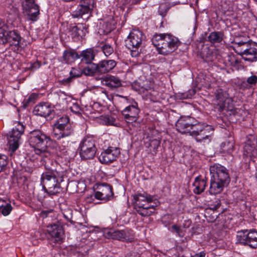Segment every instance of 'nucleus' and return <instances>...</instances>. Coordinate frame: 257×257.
I'll return each instance as SVG.
<instances>
[{
	"instance_id": "obj_18",
	"label": "nucleus",
	"mask_w": 257,
	"mask_h": 257,
	"mask_svg": "<svg viewBox=\"0 0 257 257\" xmlns=\"http://www.w3.org/2000/svg\"><path fill=\"white\" fill-rule=\"evenodd\" d=\"M243 155L246 157H257V139L255 136L249 135L244 147Z\"/></svg>"
},
{
	"instance_id": "obj_49",
	"label": "nucleus",
	"mask_w": 257,
	"mask_h": 257,
	"mask_svg": "<svg viewBox=\"0 0 257 257\" xmlns=\"http://www.w3.org/2000/svg\"><path fill=\"white\" fill-rule=\"evenodd\" d=\"M53 210H44L41 212V216L43 218H45L48 216V214L52 213Z\"/></svg>"
},
{
	"instance_id": "obj_1",
	"label": "nucleus",
	"mask_w": 257,
	"mask_h": 257,
	"mask_svg": "<svg viewBox=\"0 0 257 257\" xmlns=\"http://www.w3.org/2000/svg\"><path fill=\"white\" fill-rule=\"evenodd\" d=\"M211 175L209 192L216 195L220 193L230 182L227 169L223 166L216 164L210 167Z\"/></svg>"
},
{
	"instance_id": "obj_7",
	"label": "nucleus",
	"mask_w": 257,
	"mask_h": 257,
	"mask_svg": "<svg viewBox=\"0 0 257 257\" xmlns=\"http://www.w3.org/2000/svg\"><path fill=\"white\" fill-rule=\"evenodd\" d=\"M116 62L113 60H102L98 64L92 63L83 69L86 75L93 76L107 73L116 66Z\"/></svg>"
},
{
	"instance_id": "obj_33",
	"label": "nucleus",
	"mask_w": 257,
	"mask_h": 257,
	"mask_svg": "<svg viewBox=\"0 0 257 257\" xmlns=\"http://www.w3.org/2000/svg\"><path fill=\"white\" fill-rule=\"evenodd\" d=\"M234 143L233 141H226L221 145V149L223 153L230 154L233 150Z\"/></svg>"
},
{
	"instance_id": "obj_45",
	"label": "nucleus",
	"mask_w": 257,
	"mask_h": 257,
	"mask_svg": "<svg viewBox=\"0 0 257 257\" xmlns=\"http://www.w3.org/2000/svg\"><path fill=\"white\" fill-rule=\"evenodd\" d=\"M0 30H2V33L4 34L6 33L8 30V26L1 19H0ZM1 32H2L1 31H0Z\"/></svg>"
},
{
	"instance_id": "obj_19",
	"label": "nucleus",
	"mask_w": 257,
	"mask_h": 257,
	"mask_svg": "<svg viewBox=\"0 0 257 257\" xmlns=\"http://www.w3.org/2000/svg\"><path fill=\"white\" fill-rule=\"evenodd\" d=\"M47 230L52 241L59 244L62 242L64 231L61 225L57 224L49 225L47 226Z\"/></svg>"
},
{
	"instance_id": "obj_29",
	"label": "nucleus",
	"mask_w": 257,
	"mask_h": 257,
	"mask_svg": "<svg viewBox=\"0 0 257 257\" xmlns=\"http://www.w3.org/2000/svg\"><path fill=\"white\" fill-rule=\"evenodd\" d=\"M206 181L204 179H202L200 176L195 178L193 184L194 187L193 192L197 194H199L203 192L206 186Z\"/></svg>"
},
{
	"instance_id": "obj_52",
	"label": "nucleus",
	"mask_w": 257,
	"mask_h": 257,
	"mask_svg": "<svg viewBox=\"0 0 257 257\" xmlns=\"http://www.w3.org/2000/svg\"><path fill=\"white\" fill-rule=\"evenodd\" d=\"M205 253L204 252H201L199 253H197L195 254L194 256L192 257H205Z\"/></svg>"
},
{
	"instance_id": "obj_21",
	"label": "nucleus",
	"mask_w": 257,
	"mask_h": 257,
	"mask_svg": "<svg viewBox=\"0 0 257 257\" xmlns=\"http://www.w3.org/2000/svg\"><path fill=\"white\" fill-rule=\"evenodd\" d=\"M113 193L112 187L107 184H101L98 187V191L94 193L96 199L107 201L112 198Z\"/></svg>"
},
{
	"instance_id": "obj_31",
	"label": "nucleus",
	"mask_w": 257,
	"mask_h": 257,
	"mask_svg": "<svg viewBox=\"0 0 257 257\" xmlns=\"http://www.w3.org/2000/svg\"><path fill=\"white\" fill-rule=\"evenodd\" d=\"M81 58V61L86 64L91 63L92 61L94 58V54L92 49H87L81 52L79 58Z\"/></svg>"
},
{
	"instance_id": "obj_39",
	"label": "nucleus",
	"mask_w": 257,
	"mask_h": 257,
	"mask_svg": "<svg viewBox=\"0 0 257 257\" xmlns=\"http://www.w3.org/2000/svg\"><path fill=\"white\" fill-rule=\"evenodd\" d=\"M1 208H2V214L5 216L9 215L12 210L11 204L7 202L5 200L4 206H2Z\"/></svg>"
},
{
	"instance_id": "obj_25",
	"label": "nucleus",
	"mask_w": 257,
	"mask_h": 257,
	"mask_svg": "<svg viewBox=\"0 0 257 257\" xmlns=\"http://www.w3.org/2000/svg\"><path fill=\"white\" fill-rule=\"evenodd\" d=\"M52 106L47 103H40L37 105L34 109V113L37 115L43 117L49 116L52 111Z\"/></svg>"
},
{
	"instance_id": "obj_36",
	"label": "nucleus",
	"mask_w": 257,
	"mask_h": 257,
	"mask_svg": "<svg viewBox=\"0 0 257 257\" xmlns=\"http://www.w3.org/2000/svg\"><path fill=\"white\" fill-rule=\"evenodd\" d=\"M72 133V131L69 127L59 131L58 133H55L54 136L57 139L60 140L61 138L69 136L71 135Z\"/></svg>"
},
{
	"instance_id": "obj_11",
	"label": "nucleus",
	"mask_w": 257,
	"mask_h": 257,
	"mask_svg": "<svg viewBox=\"0 0 257 257\" xmlns=\"http://www.w3.org/2000/svg\"><path fill=\"white\" fill-rule=\"evenodd\" d=\"M237 242L247 245L251 248L257 247V231L253 230H241L237 232Z\"/></svg>"
},
{
	"instance_id": "obj_14",
	"label": "nucleus",
	"mask_w": 257,
	"mask_h": 257,
	"mask_svg": "<svg viewBox=\"0 0 257 257\" xmlns=\"http://www.w3.org/2000/svg\"><path fill=\"white\" fill-rule=\"evenodd\" d=\"M217 104L220 110H226L233 112V108L230 104L231 100L228 97V94L222 89H218L215 92Z\"/></svg>"
},
{
	"instance_id": "obj_15",
	"label": "nucleus",
	"mask_w": 257,
	"mask_h": 257,
	"mask_svg": "<svg viewBox=\"0 0 257 257\" xmlns=\"http://www.w3.org/2000/svg\"><path fill=\"white\" fill-rule=\"evenodd\" d=\"M119 154V148L109 147L101 152L99 157V160L102 164H110L116 160Z\"/></svg>"
},
{
	"instance_id": "obj_3",
	"label": "nucleus",
	"mask_w": 257,
	"mask_h": 257,
	"mask_svg": "<svg viewBox=\"0 0 257 257\" xmlns=\"http://www.w3.org/2000/svg\"><path fill=\"white\" fill-rule=\"evenodd\" d=\"M63 176L62 172L42 174L41 184L49 195H55L61 191L60 182L63 181Z\"/></svg>"
},
{
	"instance_id": "obj_35",
	"label": "nucleus",
	"mask_w": 257,
	"mask_h": 257,
	"mask_svg": "<svg viewBox=\"0 0 257 257\" xmlns=\"http://www.w3.org/2000/svg\"><path fill=\"white\" fill-rule=\"evenodd\" d=\"M249 46V43L244 42H238L237 44V46L235 47L234 50L236 53H238L240 55L242 56V58L244 56L245 52H241L243 51L245 48H247Z\"/></svg>"
},
{
	"instance_id": "obj_50",
	"label": "nucleus",
	"mask_w": 257,
	"mask_h": 257,
	"mask_svg": "<svg viewBox=\"0 0 257 257\" xmlns=\"http://www.w3.org/2000/svg\"><path fill=\"white\" fill-rule=\"evenodd\" d=\"M171 230L172 231H174V232H176L179 233L180 228L177 225H173L172 226Z\"/></svg>"
},
{
	"instance_id": "obj_9",
	"label": "nucleus",
	"mask_w": 257,
	"mask_h": 257,
	"mask_svg": "<svg viewBox=\"0 0 257 257\" xmlns=\"http://www.w3.org/2000/svg\"><path fill=\"white\" fill-rule=\"evenodd\" d=\"M145 39L143 32L139 30L132 31L125 41L126 47L131 50V55L137 57L139 55V48Z\"/></svg>"
},
{
	"instance_id": "obj_23",
	"label": "nucleus",
	"mask_w": 257,
	"mask_h": 257,
	"mask_svg": "<svg viewBox=\"0 0 257 257\" xmlns=\"http://www.w3.org/2000/svg\"><path fill=\"white\" fill-rule=\"evenodd\" d=\"M139 111V109L137 105H132L126 107L121 113L125 121L127 123H131L137 120Z\"/></svg>"
},
{
	"instance_id": "obj_17",
	"label": "nucleus",
	"mask_w": 257,
	"mask_h": 257,
	"mask_svg": "<svg viewBox=\"0 0 257 257\" xmlns=\"http://www.w3.org/2000/svg\"><path fill=\"white\" fill-rule=\"evenodd\" d=\"M21 39L20 35L16 31H8L7 30L6 33H0V40L3 44L9 43L11 45H14L18 48L20 46Z\"/></svg>"
},
{
	"instance_id": "obj_27",
	"label": "nucleus",
	"mask_w": 257,
	"mask_h": 257,
	"mask_svg": "<svg viewBox=\"0 0 257 257\" xmlns=\"http://www.w3.org/2000/svg\"><path fill=\"white\" fill-rule=\"evenodd\" d=\"M254 42L249 43V46L242 52H245L243 59L245 61H253L257 60V49Z\"/></svg>"
},
{
	"instance_id": "obj_38",
	"label": "nucleus",
	"mask_w": 257,
	"mask_h": 257,
	"mask_svg": "<svg viewBox=\"0 0 257 257\" xmlns=\"http://www.w3.org/2000/svg\"><path fill=\"white\" fill-rule=\"evenodd\" d=\"M228 61L232 66L238 69L242 67L241 61L233 55L229 56Z\"/></svg>"
},
{
	"instance_id": "obj_55",
	"label": "nucleus",
	"mask_w": 257,
	"mask_h": 257,
	"mask_svg": "<svg viewBox=\"0 0 257 257\" xmlns=\"http://www.w3.org/2000/svg\"><path fill=\"white\" fill-rule=\"evenodd\" d=\"M257 4V0H253Z\"/></svg>"
},
{
	"instance_id": "obj_34",
	"label": "nucleus",
	"mask_w": 257,
	"mask_h": 257,
	"mask_svg": "<svg viewBox=\"0 0 257 257\" xmlns=\"http://www.w3.org/2000/svg\"><path fill=\"white\" fill-rule=\"evenodd\" d=\"M223 39L222 33L219 32H213L210 34L208 37V40L212 43H219Z\"/></svg>"
},
{
	"instance_id": "obj_12",
	"label": "nucleus",
	"mask_w": 257,
	"mask_h": 257,
	"mask_svg": "<svg viewBox=\"0 0 257 257\" xmlns=\"http://www.w3.org/2000/svg\"><path fill=\"white\" fill-rule=\"evenodd\" d=\"M194 127L195 128L191 132V136L194 137L196 141L202 142L207 139L209 140V142L210 141V138L214 130L212 126L198 123Z\"/></svg>"
},
{
	"instance_id": "obj_16",
	"label": "nucleus",
	"mask_w": 257,
	"mask_h": 257,
	"mask_svg": "<svg viewBox=\"0 0 257 257\" xmlns=\"http://www.w3.org/2000/svg\"><path fill=\"white\" fill-rule=\"evenodd\" d=\"M95 6L94 0H80L77 10L73 12L72 15L74 18H78L85 14H90L92 13Z\"/></svg>"
},
{
	"instance_id": "obj_20",
	"label": "nucleus",
	"mask_w": 257,
	"mask_h": 257,
	"mask_svg": "<svg viewBox=\"0 0 257 257\" xmlns=\"http://www.w3.org/2000/svg\"><path fill=\"white\" fill-rule=\"evenodd\" d=\"M192 123V118L191 117H181L176 122V126L177 131L180 133H189L191 135V130L193 131L194 129V125Z\"/></svg>"
},
{
	"instance_id": "obj_40",
	"label": "nucleus",
	"mask_w": 257,
	"mask_h": 257,
	"mask_svg": "<svg viewBox=\"0 0 257 257\" xmlns=\"http://www.w3.org/2000/svg\"><path fill=\"white\" fill-rule=\"evenodd\" d=\"M257 83V76L255 75H252L247 79L246 83H243V85L245 84L246 87H250L252 85H255Z\"/></svg>"
},
{
	"instance_id": "obj_28",
	"label": "nucleus",
	"mask_w": 257,
	"mask_h": 257,
	"mask_svg": "<svg viewBox=\"0 0 257 257\" xmlns=\"http://www.w3.org/2000/svg\"><path fill=\"white\" fill-rule=\"evenodd\" d=\"M71 35L75 39V41H78L82 39L88 32L86 27L82 24L74 26L71 30Z\"/></svg>"
},
{
	"instance_id": "obj_43",
	"label": "nucleus",
	"mask_w": 257,
	"mask_h": 257,
	"mask_svg": "<svg viewBox=\"0 0 257 257\" xmlns=\"http://www.w3.org/2000/svg\"><path fill=\"white\" fill-rule=\"evenodd\" d=\"M70 125H66L65 124H63L62 123L57 122L55 124V126L54 128V134L55 133H59V131L64 129L67 128V127H69Z\"/></svg>"
},
{
	"instance_id": "obj_30",
	"label": "nucleus",
	"mask_w": 257,
	"mask_h": 257,
	"mask_svg": "<svg viewBox=\"0 0 257 257\" xmlns=\"http://www.w3.org/2000/svg\"><path fill=\"white\" fill-rule=\"evenodd\" d=\"M79 58V55L73 50H67L63 53V60L68 64L74 62Z\"/></svg>"
},
{
	"instance_id": "obj_32",
	"label": "nucleus",
	"mask_w": 257,
	"mask_h": 257,
	"mask_svg": "<svg viewBox=\"0 0 257 257\" xmlns=\"http://www.w3.org/2000/svg\"><path fill=\"white\" fill-rule=\"evenodd\" d=\"M81 74L82 72L79 68H72L70 72V76L66 79H63L62 80L63 84H67L69 83L71 81L72 78L79 77L81 75Z\"/></svg>"
},
{
	"instance_id": "obj_48",
	"label": "nucleus",
	"mask_w": 257,
	"mask_h": 257,
	"mask_svg": "<svg viewBox=\"0 0 257 257\" xmlns=\"http://www.w3.org/2000/svg\"><path fill=\"white\" fill-rule=\"evenodd\" d=\"M159 144H159V141H157V140H153L150 144L151 147H152L153 146H154V152L155 153H156V150L157 149V148L159 146Z\"/></svg>"
},
{
	"instance_id": "obj_44",
	"label": "nucleus",
	"mask_w": 257,
	"mask_h": 257,
	"mask_svg": "<svg viewBox=\"0 0 257 257\" xmlns=\"http://www.w3.org/2000/svg\"><path fill=\"white\" fill-rule=\"evenodd\" d=\"M7 163V157L5 155H0V172L6 166Z\"/></svg>"
},
{
	"instance_id": "obj_13",
	"label": "nucleus",
	"mask_w": 257,
	"mask_h": 257,
	"mask_svg": "<svg viewBox=\"0 0 257 257\" xmlns=\"http://www.w3.org/2000/svg\"><path fill=\"white\" fill-rule=\"evenodd\" d=\"M24 125L20 122H17L12 131L9 133L8 138V144L10 148L13 152L18 148L19 140L24 133Z\"/></svg>"
},
{
	"instance_id": "obj_47",
	"label": "nucleus",
	"mask_w": 257,
	"mask_h": 257,
	"mask_svg": "<svg viewBox=\"0 0 257 257\" xmlns=\"http://www.w3.org/2000/svg\"><path fill=\"white\" fill-rule=\"evenodd\" d=\"M69 118L66 116H62L60 117L58 120L57 122H60L63 123V124L66 125H69Z\"/></svg>"
},
{
	"instance_id": "obj_37",
	"label": "nucleus",
	"mask_w": 257,
	"mask_h": 257,
	"mask_svg": "<svg viewBox=\"0 0 257 257\" xmlns=\"http://www.w3.org/2000/svg\"><path fill=\"white\" fill-rule=\"evenodd\" d=\"M57 153L58 155L61 158H64L65 159L69 158L68 149L65 146H58L57 148Z\"/></svg>"
},
{
	"instance_id": "obj_2",
	"label": "nucleus",
	"mask_w": 257,
	"mask_h": 257,
	"mask_svg": "<svg viewBox=\"0 0 257 257\" xmlns=\"http://www.w3.org/2000/svg\"><path fill=\"white\" fill-rule=\"evenodd\" d=\"M152 41L159 53L162 55H168L174 52L179 45L178 38L168 34H156Z\"/></svg>"
},
{
	"instance_id": "obj_41",
	"label": "nucleus",
	"mask_w": 257,
	"mask_h": 257,
	"mask_svg": "<svg viewBox=\"0 0 257 257\" xmlns=\"http://www.w3.org/2000/svg\"><path fill=\"white\" fill-rule=\"evenodd\" d=\"M101 49L106 56H109L113 52V49L109 44L104 45Z\"/></svg>"
},
{
	"instance_id": "obj_4",
	"label": "nucleus",
	"mask_w": 257,
	"mask_h": 257,
	"mask_svg": "<svg viewBox=\"0 0 257 257\" xmlns=\"http://www.w3.org/2000/svg\"><path fill=\"white\" fill-rule=\"evenodd\" d=\"M134 199L135 209L139 214L142 216H149L154 213V205L151 204L154 200L153 196L144 193L135 195Z\"/></svg>"
},
{
	"instance_id": "obj_10",
	"label": "nucleus",
	"mask_w": 257,
	"mask_h": 257,
	"mask_svg": "<svg viewBox=\"0 0 257 257\" xmlns=\"http://www.w3.org/2000/svg\"><path fill=\"white\" fill-rule=\"evenodd\" d=\"M102 233L105 238L122 241L131 242L134 241L135 238L133 230L130 229L114 230L111 228H105L102 230Z\"/></svg>"
},
{
	"instance_id": "obj_8",
	"label": "nucleus",
	"mask_w": 257,
	"mask_h": 257,
	"mask_svg": "<svg viewBox=\"0 0 257 257\" xmlns=\"http://www.w3.org/2000/svg\"><path fill=\"white\" fill-rule=\"evenodd\" d=\"M78 151L81 159H93L97 151L94 139L88 136L84 137L79 143Z\"/></svg>"
},
{
	"instance_id": "obj_26",
	"label": "nucleus",
	"mask_w": 257,
	"mask_h": 257,
	"mask_svg": "<svg viewBox=\"0 0 257 257\" xmlns=\"http://www.w3.org/2000/svg\"><path fill=\"white\" fill-rule=\"evenodd\" d=\"M101 83L111 89L118 88L121 86L120 80L117 77L112 75H107L102 78Z\"/></svg>"
},
{
	"instance_id": "obj_46",
	"label": "nucleus",
	"mask_w": 257,
	"mask_h": 257,
	"mask_svg": "<svg viewBox=\"0 0 257 257\" xmlns=\"http://www.w3.org/2000/svg\"><path fill=\"white\" fill-rule=\"evenodd\" d=\"M41 65V63L40 62L37 61L35 62L34 63L31 64L29 69L32 70L34 71V70H36L38 69V68H39L40 67Z\"/></svg>"
},
{
	"instance_id": "obj_24",
	"label": "nucleus",
	"mask_w": 257,
	"mask_h": 257,
	"mask_svg": "<svg viewBox=\"0 0 257 257\" xmlns=\"http://www.w3.org/2000/svg\"><path fill=\"white\" fill-rule=\"evenodd\" d=\"M47 155H49V153L39 155L42 159L43 160L44 165L45 166V168L46 169V171L43 174H52L55 172H60L58 171L57 169V167L58 166V164L56 162L51 160L50 158H48Z\"/></svg>"
},
{
	"instance_id": "obj_22",
	"label": "nucleus",
	"mask_w": 257,
	"mask_h": 257,
	"mask_svg": "<svg viewBox=\"0 0 257 257\" xmlns=\"http://www.w3.org/2000/svg\"><path fill=\"white\" fill-rule=\"evenodd\" d=\"M21 1L23 8L30 16V19L35 21V18L39 14V8L35 3V0H21Z\"/></svg>"
},
{
	"instance_id": "obj_5",
	"label": "nucleus",
	"mask_w": 257,
	"mask_h": 257,
	"mask_svg": "<svg viewBox=\"0 0 257 257\" xmlns=\"http://www.w3.org/2000/svg\"><path fill=\"white\" fill-rule=\"evenodd\" d=\"M134 199L135 209L139 214L142 216H149L154 213V205L151 204L154 200L153 196L144 193L135 195Z\"/></svg>"
},
{
	"instance_id": "obj_53",
	"label": "nucleus",
	"mask_w": 257,
	"mask_h": 257,
	"mask_svg": "<svg viewBox=\"0 0 257 257\" xmlns=\"http://www.w3.org/2000/svg\"><path fill=\"white\" fill-rule=\"evenodd\" d=\"M32 96L31 95L28 99L27 100V102H31L32 101Z\"/></svg>"
},
{
	"instance_id": "obj_6",
	"label": "nucleus",
	"mask_w": 257,
	"mask_h": 257,
	"mask_svg": "<svg viewBox=\"0 0 257 257\" xmlns=\"http://www.w3.org/2000/svg\"><path fill=\"white\" fill-rule=\"evenodd\" d=\"M50 140L49 137L39 130H34L29 134V144L34 148L35 153L38 155L47 154L46 150Z\"/></svg>"
},
{
	"instance_id": "obj_51",
	"label": "nucleus",
	"mask_w": 257,
	"mask_h": 257,
	"mask_svg": "<svg viewBox=\"0 0 257 257\" xmlns=\"http://www.w3.org/2000/svg\"><path fill=\"white\" fill-rule=\"evenodd\" d=\"M127 3L131 4H139L141 0H126Z\"/></svg>"
},
{
	"instance_id": "obj_54",
	"label": "nucleus",
	"mask_w": 257,
	"mask_h": 257,
	"mask_svg": "<svg viewBox=\"0 0 257 257\" xmlns=\"http://www.w3.org/2000/svg\"><path fill=\"white\" fill-rule=\"evenodd\" d=\"M112 29H113L112 27H109V28H108V30H109V31H111Z\"/></svg>"
},
{
	"instance_id": "obj_42",
	"label": "nucleus",
	"mask_w": 257,
	"mask_h": 257,
	"mask_svg": "<svg viewBox=\"0 0 257 257\" xmlns=\"http://www.w3.org/2000/svg\"><path fill=\"white\" fill-rule=\"evenodd\" d=\"M153 83L146 81V83L141 87L140 91L143 93H145V91H148L149 90H151L152 88H153Z\"/></svg>"
}]
</instances>
